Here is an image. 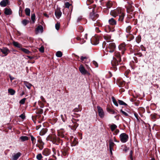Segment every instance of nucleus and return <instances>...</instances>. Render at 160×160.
Here are the masks:
<instances>
[{"label": "nucleus", "instance_id": "dca6fc26", "mask_svg": "<svg viewBox=\"0 0 160 160\" xmlns=\"http://www.w3.org/2000/svg\"><path fill=\"white\" fill-rule=\"evenodd\" d=\"M105 30L107 32H113L115 31V29L114 27H111L108 26L106 27Z\"/></svg>", "mask_w": 160, "mask_h": 160}, {"label": "nucleus", "instance_id": "37998d69", "mask_svg": "<svg viewBox=\"0 0 160 160\" xmlns=\"http://www.w3.org/2000/svg\"><path fill=\"white\" fill-rule=\"evenodd\" d=\"M78 31L79 32H82L84 30V29L83 27L82 26H79L78 27Z\"/></svg>", "mask_w": 160, "mask_h": 160}, {"label": "nucleus", "instance_id": "e2e57ef3", "mask_svg": "<svg viewBox=\"0 0 160 160\" xmlns=\"http://www.w3.org/2000/svg\"><path fill=\"white\" fill-rule=\"evenodd\" d=\"M119 130L118 129H116L115 130L113 134L115 135H116L119 132Z\"/></svg>", "mask_w": 160, "mask_h": 160}, {"label": "nucleus", "instance_id": "4d7b16f0", "mask_svg": "<svg viewBox=\"0 0 160 160\" xmlns=\"http://www.w3.org/2000/svg\"><path fill=\"white\" fill-rule=\"evenodd\" d=\"M44 48L43 47H41L39 49L40 52L42 53H43L44 52Z\"/></svg>", "mask_w": 160, "mask_h": 160}, {"label": "nucleus", "instance_id": "423d86ee", "mask_svg": "<svg viewBox=\"0 0 160 160\" xmlns=\"http://www.w3.org/2000/svg\"><path fill=\"white\" fill-rule=\"evenodd\" d=\"M118 49L120 51H121L122 54H123L126 50V46L125 43L123 42L120 44L118 46Z\"/></svg>", "mask_w": 160, "mask_h": 160}, {"label": "nucleus", "instance_id": "c03bdc74", "mask_svg": "<svg viewBox=\"0 0 160 160\" xmlns=\"http://www.w3.org/2000/svg\"><path fill=\"white\" fill-rule=\"evenodd\" d=\"M104 38L107 40H108L111 39V36L109 35H106L103 36Z\"/></svg>", "mask_w": 160, "mask_h": 160}, {"label": "nucleus", "instance_id": "bb28decb", "mask_svg": "<svg viewBox=\"0 0 160 160\" xmlns=\"http://www.w3.org/2000/svg\"><path fill=\"white\" fill-rule=\"evenodd\" d=\"M8 92L12 95H14L15 92V91L12 88H9L8 90Z\"/></svg>", "mask_w": 160, "mask_h": 160}, {"label": "nucleus", "instance_id": "a211bd4d", "mask_svg": "<svg viewBox=\"0 0 160 160\" xmlns=\"http://www.w3.org/2000/svg\"><path fill=\"white\" fill-rule=\"evenodd\" d=\"M8 2V0H3L0 2V5L1 7H5L7 6Z\"/></svg>", "mask_w": 160, "mask_h": 160}, {"label": "nucleus", "instance_id": "6e6d98bb", "mask_svg": "<svg viewBox=\"0 0 160 160\" xmlns=\"http://www.w3.org/2000/svg\"><path fill=\"white\" fill-rule=\"evenodd\" d=\"M65 7L66 8H68L69 7V6L71 5V4L69 3V2H66L65 4Z\"/></svg>", "mask_w": 160, "mask_h": 160}, {"label": "nucleus", "instance_id": "5701e85b", "mask_svg": "<svg viewBox=\"0 0 160 160\" xmlns=\"http://www.w3.org/2000/svg\"><path fill=\"white\" fill-rule=\"evenodd\" d=\"M13 45L18 48H19L21 49V48L22 47V45L17 42H16L15 41H13Z\"/></svg>", "mask_w": 160, "mask_h": 160}, {"label": "nucleus", "instance_id": "1a4fd4ad", "mask_svg": "<svg viewBox=\"0 0 160 160\" xmlns=\"http://www.w3.org/2000/svg\"><path fill=\"white\" fill-rule=\"evenodd\" d=\"M126 9L127 12L128 13L132 14V12L134 11L133 9L134 7L132 6V5H129L127 6H126Z\"/></svg>", "mask_w": 160, "mask_h": 160}, {"label": "nucleus", "instance_id": "f704fd0d", "mask_svg": "<svg viewBox=\"0 0 160 160\" xmlns=\"http://www.w3.org/2000/svg\"><path fill=\"white\" fill-rule=\"evenodd\" d=\"M112 102L116 106H118V104L115 98L113 97H112Z\"/></svg>", "mask_w": 160, "mask_h": 160}, {"label": "nucleus", "instance_id": "cd10ccee", "mask_svg": "<svg viewBox=\"0 0 160 160\" xmlns=\"http://www.w3.org/2000/svg\"><path fill=\"white\" fill-rule=\"evenodd\" d=\"M20 50H21L22 51L24 52V53H25L26 54H29L31 52L29 51L28 49H26L24 48H21Z\"/></svg>", "mask_w": 160, "mask_h": 160}, {"label": "nucleus", "instance_id": "412c9836", "mask_svg": "<svg viewBox=\"0 0 160 160\" xmlns=\"http://www.w3.org/2000/svg\"><path fill=\"white\" fill-rule=\"evenodd\" d=\"M39 31H40L41 32H42L43 31V27L40 25L38 26L35 30V31L36 32H39Z\"/></svg>", "mask_w": 160, "mask_h": 160}, {"label": "nucleus", "instance_id": "774afa93", "mask_svg": "<svg viewBox=\"0 0 160 160\" xmlns=\"http://www.w3.org/2000/svg\"><path fill=\"white\" fill-rule=\"evenodd\" d=\"M79 110L78 108H75L73 110V111L75 112H78L79 111Z\"/></svg>", "mask_w": 160, "mask_h": 160}, {"label": "nucleus", "instance_id": "f03ea898", "mask_svg": "<svg viewBox=\"0 0 160 160\" xmlns=\"http://www.w3.org/2000/svg\"><path fill=\"white\" fill-rule=\"evenodd\" d=\"M116 48L115 44L114 42H111L109 43L106 47L107 50L110 52H113Z\"/></svg>", "mask_w": 160, "mask_h": 160}, {"label": "nucleus", "instance_id": "338daca9", "mask_svg": "<svg viewBox=\"0 0 160 160\" xmlns=\"http://www.w3.org/2000/svg\"><path fill=\"white\" fill-rule=\"evenodd\" d=\"M93 1L92 0H88L87 2V4L88 5H89L90 3H92Z\"/></svg>", "mask_w": 160, "mask_h": 160}, {"label": "nucleus", "instance_id": "3c124183", "mask_svg": "<svg viewBox=\"0 0 160 160\" xmlns=\"http://www.w3.org/2000/svg\"><path fill=\"white\" fill-rule=\"evenodd\" d=\"M26 100V98H22L19 101V103L22 104H24Z\"/></svg>", "mask_w": 160, "mask_h": 160}, {"label": "nucleus", "instance_id": "052dcab7", "mask_svg": "<svg viewBox=\"0 0 160 160\" xmlns=\"http://www.w3.org/2000/svg\"><path fill=\"white\" fill-rule=\"evenodd\" d=\"M19 117L22 119H24L25 118V116L24 114H22L19 116Z\"/></svg>", "mask_w": 160, "mask_h": 160}, {"label": "nucleus", "instance_id": "9b49d317", "mask_svg": "<svg viewBox=\"0 0 160 160\" xmlns=\"http://www.w3.org/2000/svg\"><path fill=\"white\" fill-rule=\"evenodd\" d=\"M21 155L20 152L13 153L12 156V160H17Z\"/></svg>", "mask_w": 160, "mask_h": 160}, {"label": "nucleus", "instance_id": "c756f323", "mask_svg": "<svg viewBox=\"0 0 160 160\" xmlns=\"http://www.w3.org/2000/svg\"><path fill=\"white\" fill-rule=\"evenodd\" d=\"M26 14L27 16H30V10L29 8H27L25 10Z\"/></svg>", "mask_w": 160, "mask_h": 160}, {"label": "nucleus", "instance_id": "6ab92c4d", "mask_svg": "<svg viewBox=\"0 0 160 160\" xmlns=\"http://www.w3.org/2000/svg\"><path fill=\"white\" fill-rule=\"evenodd\" d=\"M0 50L2 53L5 55H7L8 54V52H9L8 49L7 48H3L2 49H1Z\"/></svg>", "mask_w": 160, "mask_h": 160}, {"label": "nucleus", "instance_id": "69168bd1", "mask_svg": "<svg viewBox=\"0 0 160 160\" xmlns=\"http://www.w3.org/2000/svg\"><path fill=\"white\" fill-rule=\"evenodd\" d=\"M72 55L73 57H74L76 59H78L79 58V57L75 54L73 53L72 54Z\"/></svg>", "mask_w": 160, "mask_h": 160}, {"label": "nucleus", "instance_id": "7c9ffc66", "mask_svg": "<svg viewBox=\"0 0 160 160\" xmlns=\"http://www.w3.org/2000/svg\"><path fill=\"white\" fill-rule=\"evenodd\" d=\"M56 55L58 57H61L62 55V53L61 51H58L56 52Z\"/></svg>", "mask_w": 160, "mask_h": 160}, {"label": "nucleus", "instance_id": "864d4df0", "mask_svg": "<svg viewBox=\"0 0 160 160\" xmlns=\"http://www.w3.org/2000/svg\"><path fill=\"white\" fill-rule=\"evenodd\" d=\"M30 137L31 138V140L32 142V143L33 144H35L34 141H36V139L32 135H31Z\"/></svg>", "mask_w": 160, "mask_h": 160}, {"label": "nucleus", "instance_id": "393cba45", "mask_svg": "<svg viewBox=\"0 0 160 160\" xmlns=\"http://www.w3.org/2000/svg\"><path fill=\"white\" fill-rule=\"evenodd\" d=\"M106 5L108 8H110L112 6V2L110 1H108L106 3Z\"/></svg>", "mask_w": 160, "mask_h": 160}, {"label": "nucleus", "instance_id": "f8f14e48", "mask_svg": "<svg viewBox=\"0 0 160 160\" xmlns=\"http://www.w3.org/2000/svg\"><path fill=\"white\" fill-rule=\"evenodd\" d=\"M109 24L112 26V27H114L117 24L116 21L113 18H111L108 20Z\"/></svg>", "mask_w": 160, "mask_h": 160}, {"label": "nucleus", "instance_id": "39448f33", "mask_svg": "<svg viewBox=\"0 0 160 160\" xmlns=\"http://www.w3.org/2000/svg\"><path fill=\"white\" fill-rule=\"evenodd\" d=\"M95 10L92 9V12L89 14V18L93 21H95L99 17V15L94 12Z\"/></svg>", "mask_w": 160, "mask_h": 160}, {"label": "nucleus", "instance_id": "c9c22d12", "mask_svg": "<svg viewBox=\"0 0 160 160\" xmlns=\"http://www.w3.org/2000/svg\"><path fill=\"white\" fill-rule=\"evenodd\" d=\"M78 143V142L76 139H74L73 142L71 143V145L72 146H76Z\"/></svg>", "mask_w": 160, "mask_h": 160}, {"label": "nucleus", "instance_id": "680f3d73", "mask_svg": "<svg viewBox=\"0 0 160 160\" xmlns=\"http://www.w3.org/2000/svg\"><path fill=\"white\" fill-rule=\"evenodd\" d=\"M108 73L109 74V76H108L107 75L106 76L107 77V78H111L112 76V74L110 71L108 72Z\"/></svg>", "mask_w": 160, "mask_h": 160}, {"label": "nucleus", "instance_id": "c85d7f7f", "mask_svg": "<svg viewBox=\"0 0 160 160\" xmlns=\"http://www.w3.org/2000/svg\"><path fill=\"white\" fill-rule=\"evenodd\" d=\"M117 126L115 124H113L110 126V128L112 131L113 132L117 128Z\"/></svg>", "mask_w": 160, "mask_h": 160}, {"label": "nucleus", "instance_id": "72a5a7b5", "mask_svg": "<svg viewBox=\"0 0 160 160\" xmlns=\"http://www.w3.org/2000/svg\"><path fill=\"white\" fill-rule=\"evenodd\" d=\"M29 22V21L26 19H24L22 21V24L24 26L26 25Z\"/></svg>", "mask_w": 160, "mask_h": 160}, {"label": "nucleus", "instance_id": "9d476101", "mask_svg": "<svg viewBox=\"0 0 160 160\" xmlns=\"http://www.w3.org/2000/svg\"><path fill=\"white\" fill-rule=\"evenodd\" d=\"M97 108L99 116L101 118H103L104 116V112L102 109L99 106H97Z\"/></svg>", "mask_w": 160, "mask_h": 160}, {"label": "nucleus", "instance_id": "a18cd8bd", "mask_svg": "<svg viewBox=\"0 0 160 160\" xmlns=\"http://www.w3.org/2000/svg\"><path fill=\"white\" fill-rule=\"evenodd\" d=\"M118 103L120 105H127V104L124 102L123 101L121 100H118Z\"/></svg>", "mask_w": 160, "mask_h": 160}, {"label": "nucleus", "instance_id": "f257e3e1", "mask_svg": "<svg viewBox=\"0 0 160 160\" xmlns=\"http://www.w3.org/2000/svg\"><path fill=\"white\" fill-rule=\"evenodd\" d=\"M51 141L54 144L58 145V143H61L62 144V140L60 139L59 138H57L55 134H53L50 136Z\"/></svg>", "mask_w": 160, "mask_h": 160}, {"label": "nucleus", "instance_id": "e433bc0d", "mask_svg": "<svg viewBox=\"0 0 160 160\" xmlns=\"http://www.w3.org/2000/svg\"><path fill=\"white\" fill-rule=\"evenodd\" d=\"M94 26H98L99 27H102V23L98 20L96 22L94 23Z\"/></svg>", "mask_w": 160, "mask_h": 160}, {"label": "nucleus", "instance_id": "79ce46f5", "mask_svg": "<svg viewBox=\"0 0 160 160\" xmlns=\"http://www.w3.org/2000/svg\"><path fill=\"white\" fill-rule=\"evenodd\" d=\"M47 131L45 129L42 130L40 132V135L41 136H43L44 135L46 132Z\"/></svg>", "mask_w": 160, "mask_h": 160}, {"label": "nucleus", "instance_id": "de8ad7c7", "mask_svg": "<svg viewBox=\"0 0 160 160\" xmlns=\"http://www.w3.org/2000/svg\"><path fill=\"white\" fill-rule=\"evenodd\" d=\"M115 145L114 143L111 140L109 141V147H113Z\"/></svg>", "mask_w": 160, "mask_h": 160}, {"label": "nucleus", "instance_id": "20e7f679", "mask_svg": "<svg viewBox=\"0 0 160 160\" xmlns=\"http://www.w3.org/2000/svg\"><path fill=\"white\" fill-rule=\"evenodd\" d=\"M121 141L122 143L126 142L128 138V136L126 133H121L119 136Z\"/></svg>", "mask_w": 160, "mask_h": 160}, {"label": "nucleus", "instance_id": "0eeeda50", "mask_svg": "<svg viewBox=\"0 0 160 160\" xmlns=\"http://www.w3.org/2000/svg\"><path fill=\"white\" fill-rule=\"evenodd\" d=\"M79 70L82 75L87 74L88 75H90V73L85 69L84 67L82 65H80L79 67Z\"/></svg>", "mask_w": 160, "mask_h": 160}, {"label": "nucleus", "instance_id": "aec40b11", "mask_svg": "<svg viewBox=\"0 0 160 160\" xmlns=\"http://www.w3.org/2000/svg\"><path fill=\"white\" fill-rule=\"evenodd\" d=\"M114 54L115 56L117 58L115 60H117V59H118V60H121V56L119 52L116 51L114 53Z\"/></svg>", "mask_w": 160, "mask_h": 160}, {"label": "nucleus", "instance_id": "8fccbe9b", "mask_svg": "<svg viewBox=\"0 0 160 160\" xmlns=\"http://www.w3.org/2000/svg\"><path fill=\"white\" fill-rule=\"evenodd\" d=\"M108 111L110 113L112 114H116V113L112 109H109L108 110Z\"/></svg>", "mask_w": 160, "mask_h": 160}, {"label": "nucleus", "instance_id": "4be33fe9", "mask_svg": "<svg viewBox=\"0 0 160 160\" xmlns=\"http://www.w3.org/2000/svg\"><path fill=\"white\" fill-rule=\"evenodd\" d=\"M29 138L26 136H22L20 137L19 140L21 142H24L26 141H28L29 140Z\"/></svg>", "mask_w": 160, "mask_h": 160}, {"label": "nucleus", "instance_id": "6e6552de", "mask_svg": "<svg viewBox=\"0 0 160 160\" xmlns=\"http://www.w3.org/2000/svg\"><path fill=\"white\" fill-rule=\"evenodd\" d=\"M91 42L92 44L97 45L99 43V38L98 37H93L91 39Z\"/></svg>", "mask_w": 160, "mask_h": 160}, {"label": "nucleus", "instance_id": "0e129e2a", "mask_svg": "<svg viewBox=\"0 0 160 160\" xmlns=\"http://www.w3.org/2000/svg\"><path fill=\"white\" fill-rule=\"evenodd\" d=\"M110 152L111 155L112 154V151L113 150V147H109Z\"/></svg>", "mask_w": 160, "mask_h": 160}, {"label": "nucleus", "instance_id": "603ef678", "mask_svg": "<svg viewBox=\"0 0 160 160\" xmlns=\"http://www.w3.org/2000/svg\"><path fill=\"white\" fill-rule=\"evenodd\" d=\"M120 111L122 113V114L125 116L126 117L128 116V113L125 111H123L122 109H121Z\"/></svg>", "mask_w": 160, "mask_h": 160}, {"label": "nucleus", "instance_id": "58836bf2", "mask_svg": "<svg viewBox=\"0 0 160 160\" xmlns=\"http://www.w3.org/2000/svg\"><path fill=\"white\" fill-rule=\"evenodd\" d=\"M61 117L62 118V121L64 122H65L67 119L66 115L65 114H64L63 115H61Z\"/></svg>", "mask_w": 160, "mask_h": 160}, {"label": "nucleus", "instance_id": "f3484780", "mask_svg": "<svg viewBox=\"0 0 160 160\" xmlns=\"http://www.w3.org/2000/svg\"><path fill=\"white\" fill-rule=\"evenodd\" d=\"M4 10V13L6 15H10L12 13V11L10 8H5Z\"/></svg>", "mask_w": 160, "mask_h": 160}, {"label": "nucleus", "instance_id": "49530a36", "mask_svg": "<svg viewBox=\"0 0 160 160\" xmlns=\"http://www.w3.org/2000/svg\"><path fill=\"white\" fill-rule=\"evenodd\" d=\"M131 27L130 26H128L126 28V32L128 33L130 32Z\"/></svg>", "mask_w": 160, "mask_h": 160}, {"label": "nucleus", "instance_id": "ddd939ff", "mask_svg": "<svg viewBox=\"0 0 160 160\" xmlns=\"http://www.w3.org/2000/svg\"><path fill=\"white\" fill-rule=\"evenodd\" d=\"M62 14L60 8H57L55 10V14L57 18H59L61 16Z\"/></svg>", "mask_w": 160, "mask_h": 160}, {"label": "nucleus", "instance_id": "a878e982", "mask_svg": "<svg viewBox=\"0 0 160 160\" xmlns=\"http://www.w3.org/2000/svg\"><path fill=\"white\" fill-rule=\"evenodd\" d=\"M80 59L81 60H84V59H88L90 60V58L87 55H84L83 56L81 57Z\"/></svg>", "mask_w": 160, "mask_h": 160}, {"label": "nucleus", "instance_id": "ea45409f", "mask_svg": "<svg viewBox=\"0 0 160 160\" xmlns=\"http://www.w3.org/2000/svg\"><path fill=\"white\" fill-rule=\"evenodd\" d=\"M72 129L73 130H75L76 128L78 126V124L76 123H73V125H72Z\"/></svg>", "mask_w": 160, "mask_h": 160}, {"label": "nucleus", "instance_id": "b1692460", "mask_svg": "<svg viewBox=\"0 0 160 160\" xmlns=\"http://www.w3.org/2000/svg\"><path fill=\"white\" fill-rule=\"evenodd\" d=\"M121 61H111V63L113 66H117L119 64Z\"/></svg>", "mask_w": 160, "mask_h": 160}, {"label": "nucleus", "instance_id": "a19ab883", "mask_svg": "<svg viewBox=\"0 0 160 160\" xmlns=\"http://www.w3.org/2000/svg\"><path fill=\"white\" fill-rule=\"evenodd\" d=\"M35 15L34 13L32 14L31 15V19L32 20L33 23H34L35 20Z\"/></svg>", "mask_w": 160, "mask_h": 160}, {"label": "nucleus", "instance_id": "13d9d810", "mask_svg": "<svg viewBox=\"0 0 160 160\" xmlns=\"http://www.w3.org/2000/svg\"><path fill=\"white\" fill-rule=\"evenodd\" d=\"M62 153L64 156L67 155V151L66 150H63L62 151Z\"/></svg>", "mask_w": 160, "mask_h": 160}, {"label": "nucleus", "instance_id": "2eb2a0df", "mask_svg": "<svg viewBox=\"0 0 160 160\" xmlns=\"http://www.w3.org/2000/svg\"><path fill=\"white\" fill-rule=\"evenodd\" d=\"M125 16V14L123 13H122L119 15L118 21L122 24L123 22V19Z\"/></svg>", "mask_w": 160, "mask_h": 160}, {"label": "nucleus", "instance_id": "09e8293b", "mask_svg": "<svg viewBox=\"0 0 160 160\" xmlns=\"http://www.w3.org/2000/svg\"><path fill=\"white\" fill-rule=\"evenodd\" d=\"M60 24L58 22H57L55 24V28L57 30H58L60 28Z\"/></svg>", "mask_w": 160, "mask_h": 160}, {"label": "nucleus", "instance_id": "5fc2aeb1", "mask_svg": "<svg viewBox=\"0 0 160 160\" xmlns=\"http://www.w3.org/2000/svg\"><path fill=\"white\" fill-rule=\"evenodd\" d=\"M92 63L95 66V67L97 68L98 67V64L95 61H92Z\"/></svg>", "mask_w": 160, "mask_h": 160}, {"label": "nucleus", "instance_id": "473e14b6", "mask_svg": "<svg viewBox=\"0 0 160 160\" xmlns=\"http://www.w3.org/2000/svg\"><path fill=\"white\" fill-rule=\"evenodd\" d=\"M141 36L140 35H138L136 38V42L138 43H139L141 41Z\"/></svg>", "mask_w": 160, "mask_h": 160}, {"label": "nucleus", "instance_id": "bf43d9fd", "mask_svg": "<svg viewBox=\"0 0 160 160\" xmlns=\"http://www.w3.org/2000/svg\"><path fill=\"white\" fill-rule=\"evenodd\" d=\"M132 150H131L130 152L129 153V155L130 159L131 160H133L132 158Z\"/></svg>", "mask_w": 160, "mask_h": 160}, {"label": "nucleus", "instance_id": "4468645a", "mask_svg": "<svg viewBox=\"0 0 160 160\" xmlns=\"http://www.w3.org/2000/svg\"><path fill=\"white\" fill-rule=\"evenodd\" d=\"M50 150L48 148H45L42 151V154L43 155L47 156L50 155Z\"/></svg>", "mask_w": 160, "mask_h": 160}, {"label": "nucleus", "instance_id": "4c0bfd02", "mask_svg": "<svg viewBox=\"0 0 160 160\" xmlns=\"http://www.w3.org/2000/svg\"><path fill=\"white\" fill-rule=\"evenodd\" d=\"M42 158V156L41 153L37 154L36 156V158L38 160H41Z\"/></svg>", "mask_w": 160, "mask_h": 160}, {"label": "nucleus", "instance_id": "7ed1b4c3", "mask_svg": "<svg viewBox=\"0 0 160 160\" xmlns=\"http://www.w3.org/2000/svg\"><path fill=\"white\" fill-rule=\"evenodd\" d=\"M122 13V9L120 8H117L116 9L112 10L110 13V15L112 16L116 17L118 15Z\"/></svg>", "mask_w": 160, "mask_h": 160}, {"label": "nucleus", "instance_id": "2f4dec72", "mask_svg": "<svg viewBox=\"0 0 160 160\" xmlns=\"http://www.w3.org/2000/svg\"><path fill=\"white\" fill-rule=\"evenodd\" d=\"M24 84H25V86L28 88L29 89H30L31 87L32 86V85L30 83L27 82H25Z\"/></svg>", "mask_w": 160, "mask_h": 160}]
</instances>
